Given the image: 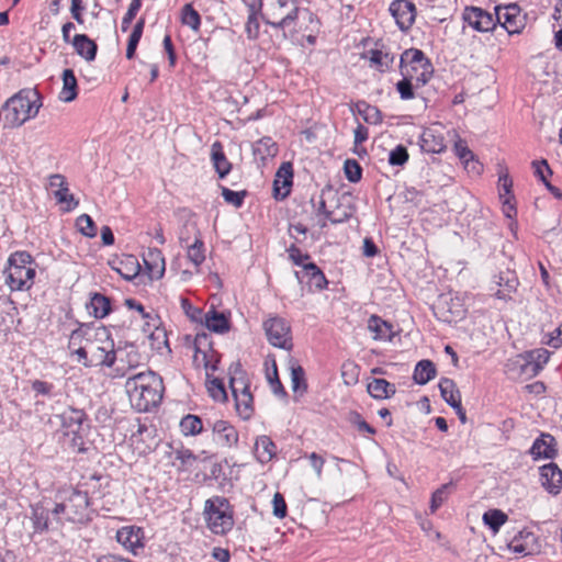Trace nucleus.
Wrapping results in <instances>:
<instances>
[{
  "instance_id": "f257e3e1",
  "label": "nucleus",
  "mask_w": 562,
  "mask_h": 562,
  "mask_svg": "<svg viewBox=\"0 0 562 562\" xmlns=\"http://www.w3.org/2000/svg\"><path fill=\"white\" fill-rule=\"evenodd\" d=\"M68 350L85 367H112L116 359L114 342L103 325L80 324L70 334Z\"/></svg>"
},
{
  "instance_id": "f03ea898",
  "label": "nucleus",
  "mask_w": 562,
  "mask_h": 562,
  "mask_svg": "<svg viewBox=\"0 0 562 562\" xmlns=\"http://www.w3.org/2000/svg\"><path fill=\"white\" fill-rule=\"evenodd\" d=\"M124 386L132 407L137 412L157 407L165 391L162 379L150 370L127 378Z\"/></svg>"
},
{
  "instance_id": "7ed1b4c3",
  "label": "nucleus",
  "mask_w": 562,
  "mask_h": 562,
  "mask_svg": "<svg viewBox=\"0 0 562 562\" xmlns=\"http://www.w3.org/2000/svg\"><path fill=\"white\" fill-rule=\"evenodd\" d=\"M90 498L87 492L75 487L60 488L56 493L53 516L60 522L85 525L92 519Z\"/></svg>"
},
{
  "instance_id": "20e7f679",
  "label": "nucleus",
  "mask_w": 562,
  "mask_h": 562,
  "mask_svg": "<svg viewBox=\"0 0 562 562\" xmlns=\"http://www.w3.org/2000/svg\"><path fill=\"white\" fill-rule=\"evenodd\" d=\"M41 106V94L36 89H21L2 105L4 127L21 126L26 121L34 119Z\"/></svg>"
},
{
  "instance_id": "39448f33",
  "label": "nucleus",
  "mask_w": 562,
  "mask_h": 562,
  "mask_svg": "<svg viewBox=\"0 0 562 562\" xmlns=\"http://www.w3.org/2000/svg\"><path fill=\"white\" fill-rule=\"evenodd\" d=\"M203 517L206 528L216 536L227 535L234 527V508L224 496H213L204 503Z\"/></svg>"
},
{
  "instance_id": "423d86ee",
  "label": "nucleus",
  "mask_w": 562,
  "mask_h": 562,
  "mask_svg": "<svg viewBox=\"0 0 562 562\" xmlns=\"http://www.w3.org/2000/svg\"><path fill=\"white\" fill-rule=\"evenodd\" d=\"M228 374L236 413L241 419L248 420L255 413V405L247 372L239 363H235L229 367Z\"/></svg>"
},
{
  "instance_id": "0eeeda50",
  "label": "nucleus",
  "mask_w": 562,
  "mask_h": 562,
  "mask_svg": "<svg viewBox=\"0 0 562 562\" xmlns=\"http://www.w3.org/2000/svg\"><path fill=\"white\" fill-rule=\"evenodd\" d=\"M5 283L13 291L29 290L35 278V268L32 256L26 251H16L8 259L4 270Z\"/></svg>"
},
{
  "instance_id": "6e6552de",
  "label": "nucleus",
  "mask_w": 562,
  "mask_h": 562,
  "mask_svg": "<svg viewBox=\"0 0 562 562\" xmlns=\"http://www.w3.org/2000/svg\"><path fill=\"white\" fill-rule=\"evenodd\" d=\"M261 19L274 29H285L296 21L299 7L296 0H261Z\"/></svg>"
},
{
  "instance_id": "1a4fd4ad",
  "label": "nucleus",
  "mask_w": 562,
  "mask_h": 562,
  "mask_svg": "<svg viewBox=\"0 0 562 562\" xmlns=\"http://www.w3.org/2000/svg\"><path fill=\"white\" fill-rule=\"evenodd\" d=\"M402 76L414 77L416 82L426 85L434 74V67L423 50L417 48L406 49L400 59Z\"/></svg>"
},
{
  "instance_id": "9d476101",
  "label": "nucleus",
  "mask_w": 562,
  "mask_h": 562,
  "mask_svg": "<svg viewBox=\"0 0 562 562\" xmlns=\"http://www.w3.org/2000/svg\"><path fill=\"white\" fill-rule=\"evenodd\" d=\"M220 355L213 348L210 336L206 333H199L194 339L193 363L198 369H204L206 375L217 370Z\"/></svg>"
},
{
  "instance_id": "9b49d317",
  "label": "nucleus",
  "mask_w": 562,
  "mask_h": 562,
  "mask_svg": "<svg viewBox=\"0 0 562 562\" xmlns=\"http://www.w3.org/2000/svg\"><path fill=\"white\" fill-rule=\"evenodd\" d=\"M263 329L267 340L273 347L288 351L293 348L292 329L286 318H267Z\"/></svg>"
},
{
  "instance_id": "f8f14e48",
  "label": "nucleus",
  "mask_w": 562,
  "mask_h": 562,
  "mask_svg": "<svg viewBox=\"0 0 562 562\" xmlns=\"http://www.w3.org/2000/svg\"><path fill=\"white\" fill-rule=\"evenodd\" d=\"M211 428L213 442L222 449H233L238 446L239 432L237 428L227 419H216L207 423Z\"/></svg>"
},
{
  "instance_id": "ddd939ff",
  "label": "nucleus",
  "mask_w": 562,
  "mask_h": 562,
  "mask_svg": "<svg viewBox=\"0 0 562 562\" xmlns=\"http://www.w3.org/2000/svg\"><path fill=\"white\" fill-rule=\"evenodd\" d=\"M495 14L497 22L509 33H520L525 27L526 14H521L520 8L516 3L504 7H496Z\"/></svg>"
},
{
  "instance_id": "4468645a",
  "label": "nucleus",
  "mask_w": 562,
  "mask_h": 562,
  "mask_svg": "<svg viewBox=\"0 0 562 562\" xmlns=\"http://www.w3.org/2000/svg\"><path fill=\"white\" fill-rule=\"evenodd\" d=\"M85 419L86 413L74 407H68L60 414L64 435L72 436L71 442L74 447L82 445L80 431Z\"/></svg>"
},
{
  "instance_id": "2eb2a0df",
  "label": "nucleus",
  "mask_w": 562,
  "mask_h": 562,
  "mask_svg": "<svg viewBox=\"0 0 562 562\" xmlns=\"http://www.w3.org/2000/svg\"><path fill=\"white\" fill-rule=\"evenodd\" d=\"M143 333L153 350L162 352L166 349L170 351L167 330L161 325V318H149L143 326Z\"/></svg>"
},
{
  "instance_id": "dca6fc26",
  "label": "nucleus",
  "mask_w": 562,
  "mask_h": 562,
  "mask_svg": "<svg viewBox=\"0 0 562 562\" xmlns=\"http://www.w3.org/2000/svg\"><path fill=\"white\" fill-rule=\"evenodd\" d=\"M539 483L546 492L555 496L562 491V470L550 462L539 467Z\"/></svg>"
},
{
  "instance_id": "f3484780",
  "label": "nucleus",
  "mask_w": 562,
  "mask_h": 562,
  "mask_svg": "<svg viewBox=\"0 0 562 562\" xmlns=\"http://www.w3.org/2000/svg\"><path fill=\"white\" fill-rule=\"evenodd\" d=\"M435 307L436 313L461 316L468 312L467 297L459 293H445L439 295Z\"/></svg>"
},
{
  "instance_id": "a211bd4d",
  "label": "nucleus",
  "mask_w": 562,
  "mask_h": 562,
  "mask_svg": "<svg viewBox=\"0 0 562 562\" xmlns=\"http://www.w3.org/2000/svg\"><path fill=\"white\" fill-rule=\"evenodd\" d=\"M48 187L54 190L53 194L59 204H66L65 211H71L78 205L74 194L69 192L66 178L60 173H55L48 178Z\"/></svg>"
},
{
  "instance_id": "6ab92c4d",
  "label": "nucleus",
  "mask_w": 562,
  "mask_h": 562,
  "mask_svg": "<svg viewBox=\"0 0 562 562\" xmlns=\"http://www.w3.org/2000/svg\"><path fill=\"white\" fill-rule=\"evenodd\" d=\"M389 10L401 30L406 31L413 25L416 16V8L413 2L394 0Z\"/></svg>"
},
{
  "instance_id": "aec40b11",
  "label": "nucleus",
  "mask_w": 562,
  "mask_h": 562,
  "mask_svg": "<svg viewBox=\"0 0 562 562\" xmlns=\"http://www.w3.org/2000/svg\"><path fill=\"white\" fill-rule=\"evenodd\" d=\"M512 189L513 180L509 178L507 171L502 168L498 173V196L503 204V212L508 218H512L514 215H516V207Z\"/></svg>"
},
{
  "instance_id": "412c9836",
  "label": "nucleus",
  "mask_w": 562,
  "mask_h": 562,
  "mask_svg": "<svg viewBox=\"0 0 562 562\" xmlns=\"http://www.w3.org/2000/svg\"><path fill=\"white\" fill-rule=\"evenodd\" d=\"M252 454L257 462L265 465L277 459L278 447L270 436L260 435L255 438Z\"/></svg>"
},
{
  "instance_id": "4be33fe9",
  "label": "nucleus",
  "mask_w": 562,
  "mask_h": 562,
  "mask_svg": "<svg viewBox=\"0 0 562 562\" xmlns=\"http://www.w3.org/2000/svg\"><path fill=\"white\" fill-rule=\"evenodd\" d=\"M439 127V124H435L424 130L419 139L423 151L428 154H440L445 151L446 142Z\"/></svg>"
},
{
  "instance_id": "5701e85b",
  "label": "nucleus",
  "mask_w": 562,
  "mask_h": 562,
  "mask_svg": "<svg viewBox=\"0 0 562 562\" xmlns=\"http://www.w3.org/2000/svg\"><path fill=\"white\" fill-rule=\"evenodd\" d=\"M293 168L291 162H282L277 170L273 181V192L276 199H284L290 194L292 186Z\"/></svg>"
},
{
  "instance_id": "b1692460",
  "label": "nucleus",
  "mask_w": 562,
  "mask_h": 562,
  "mask_svg": "<svg viewBox=\"0 0 562 562\" xmlns=\"http://www.w3.org/2000/svg\"><path fill=\"white\" fill-rule=\"evenodd\" d=\"M368 329L372 335V339L379 341H390L401 330L385 318H369Z\"/></svg>"
},
{
  "instance_id": "393cba45",
  "label": "nucleus",
  "mask_w": 562,
  "mask_h": 562,
  "mask_svg": "<svg viewBox=\"0 0 562 562\" xmlns=\"http://www.w3.org/2000/svg\"><path fill=\"white\" fill-rule=\"evenodd\" d=\"M116 540L125 549L135 552L144 547V531L139 527L125 526L117 530Z\"/></svg>"
},
{
  "instance_id": "a878e982",
  "label": "nucleus",
  "mask_w": 562,
  "mask_h": 562,
  "mask_svg": "<svg viewBox=\"0 0 562 562\" xmlns=\"http://www.w3.org/2000/svg\"><path fill=\"white\" fill-rule=\"evenodd\" d=\"M463 18L469 25L480 32L491 31L495 26L493 16L481 8L467 9Z\"/></svg>"
},
{
  "instance_id": "bb28decb",
  "label": "nucleus",
  "mask_w": 562,
  "mask_h": 562,
  "mask_svg": "<svg viewBox=\"0 0 562 562\" xmlns=\"http://www.w3.org/2000/svg\"><path fill=\"white\" fill-rule=\"evenodd\" d=\"M557 452V441L550 434H541L529 449V453L533 459H553Z\"/></svg>"
},
{
  "instance_id": "cd10ccee",
  "label": "nucleus",
  "mask_w": 562,
  "mask_h": 562,
  "mask_svg": "<svg viewBox=\"0 0 562 562\" xmlns=\"http://www.w3.org/2000/svg\"><path fill=\"white\" fill-rule=\"evenodd\" d=\"M173 465L178 472H190L196 465L199 456L191 449L180 445L173 448Z\"/></svg>"
},
{
  "instance_id": "c85d7f7f",
  "label": "nucleus",
  "mask_w": 562,
  "mask_h": 562,
  "mask_svg": "<svg viewBox=\"0 0 562 562\" xmlns=\"http://www.w3.org/2000/svg\"><path fill=\"white\" fill-rule=\"evenodd\" d=\"M71 45L76 53L87 61H93L97 56L98 46L94 41L86 34H77L71 41Z\"/></svg>"
},
{
  "instance_id": "c756f323",
  "label": "nucleus",
  "mask_w": 562,
  "mask_h": 562,
  "mask_svg": "<svg viewBox=\"0 0 562 562\" xmlns=\"http://www.w3.org/2000/svg\"><path fill=\"white\" fill-rule=\"evenodd\" d=\"M367 391L375 400H385L396 393V387L385 379L374 378L368 382Z\"/></svg>"
},
{
  "instance_id": "7c9ffc66",
  "label": "nucleus",
  "mask_w": 562,
  "mask_h": 562,
  "mask_svg": "<svg viewBox=\"0 0 562 562\" xmlns=\"http://www.w3.org/2000/svg\"><path fill=\"white\" fill-rule=\"evenodd\" d=\"M144 262L151 279H160L165 273V258L157 248H149L144 257Z\"/></svg>"
},
{
  "instance_id": "2f4dec72",
  "label": "nucleus",
  "mask_w": 562,
  "mask_h": 562,
  "mask_svg": "<svg viewBox=\"0 0 562 562\" xmlns=\"http://www.w3.org/2000/svg\"><path fill=\"white\" fill-rule=\"evenodd\" d=\"M496 285L498 286L495 295L498 299L506 300L510 297V294L516 291L518 281L513 271L502 272L499 276L495 277Z\"/></svg>"
},
{
  "instance_id": "473e14b6",
  "label": "nucleus",
  "mask_w": 562,
  "mask_h": 562,
  "mask_svg": "<svg viewBox=\"0 0 562 562\" xmlns=\"http://www.w3.org/2000/svg\"><path fill=\"white\" fill-rule=\"evenodd\" d=\"M366 57L369 58L370 66L381 72L389 70L395 60L394 54L383 49H370L366 53Z\"/></svg>"
},
{
  "instance_id": "72a5a7b5",
  "label": "nucleus",
  "mask_w": 562,
  "mask_h": 562,
  "mask_svg": "<svg viewBox=\"0 0 562 562\" xmlns=\"http://www.w3.org/2000/svg\"><path fill=\"white\" fill-rule=\"evenodd\" d=\"M291 387L294 394L303 395L306 393L308 384L305 371L297 361H290Z\"/></svg>"
},
{
  "instance_id": "f704fd0d",
  "label": "nucleus",
  "mask_w": 562,
  "mask_h": 562,
  "mask_svg": "<svg viewBox=\"0 0 562 562\" xmlns=\"http://www.w3.org/2000/svg\"><path fill=\"white\" fill-rule=\"evenodd\" d=\"M211 160L220 178H224L229 173L232 164L227 160L220 142L213 143L211 147Z\"/></svg>"
},
{
  "instance_id": "c9c22d12",
  "label": "nucleus",
  "mask_w": 562,
  "mask_h": 562,
  "mask_svg": "<svg viewBox=\"0 0 562 562\" xmlns=\"http://www.w3.org/2000/svg\"><path fill=\"white\" fill-rule=\"evenodd\" d=\"M63 88L59 92V100L63 102H71L77 98V79L71 69H65L63 71Z\"/></svg>"
},
{
  "instance_id": "e433bc0d",
  "label": "nucleus",
  "mask_w": 562,
  "mask_h": 562,
  "mask_svg": "<svg viewBox=\"0 0 562 562\" xmlns=\"http://www.w3.org/2000/svg\"><path fill=\"white\" fill-rule=\"evenodd\" d=\"M252 154L256 158L265 162L278 154L277 143L269 136H265L252 145Z\"/></svg>"
},
{
  "instance_id": "4c0bfd02",
  "label": "nucleus",
  "mask_w": 562,
  "mask_h": 562,
  "mask_svg": "<svg viewBox=\"0 0 562 562\" xmlns=\"http://www.w3.org/2000/svg\"><path fill=\"white\" fill-rule=\"evenodd\" d=\"M179 428L183 437H195L202 434L204 424L198 415L187 414L180 419Z\"/></svg>"
},
{
  "instance_id": "58836bf2",
  "label": "nucleus",
  "mask_w": 562,
  "mask_h": 562,
  "mask_svg": "<svg viewBox=\"0 0 562 562\" xmlns=\"http://www.w3.org/2000/svg\"><path fill=\"white\" fill-rule=\"evenodd\" d=\"M266 378L273 394L278 396L286 395L285 389L279 378L278 366L274 357L266 360Z\"/></svg>"
},
{
  "instance_id": "ea45409f",
  "label": "nucleus",
  "mask_w": 562,
  "mask_h": 562,
  "mask_svg": "<svg viewBox=\"0 0 562 562\" xmlns=\"http://www.w3.org/2000/svg\"><path fill=\"white\" fill-rule=\"evenodd\" d=\"M352 111L357 112L368 124L378 125L382 123L383 116L381 111L366 101H358L353 105Z\"/></svg>"
},
{
  "instance_id": "a19ab883",
  "label": "nucleus",
  "mask_w": 562,
  "mask_h": 562,
  "mask_svg": "<svg viewBox=\"0 0 562 562\" xmlns=\"http://www.w3.org/2000/svg\"><path fill=\"white\" fill-rule=\"evenodd\" d=\"M86 308L90 316H108L112 312L110 300L100 293H94L91 296Z\"/></svg>"
},
{
  "instance_id": "79ce46f5",
  "label": "nucleus",
  "mask_w": 562,
  "mask_h": 562,
  "mask_svg": "<svg viewBox=\"0 0 562 562\" xmlns=\"http://www.w3.org/2000/svg\"><path fill=\"white\" fill-rule=\"evenodd\" d=\"M439 389L442 398L450 406H459V402H461V393L453 380L448 378L441 379L439 382Z\"/></svg>"
},
{
  "instance_id": "37998d69",
  "label": "nucleus",
  "mask_w": 562,
  "mask_h": 562,
  "mask_svg": "<svg viewBox=\"0 0 562 562\" xmlns=\"http://www.w3.org/2000/svg\"><path fill=\"white\" fill-rule=\"evenodd\" d=\"M192 228L194 231L195 237L194 241L187 246V256L195 267H199L205 260L204 244L195 225H192Z\"/></svg>"
},
{
  "instance_id": "c03bdc74",
  "label": "nucleus",
  "mask_w": 562,
  "mask_h": 562,
  "mask_svg": "<svg viewBox=\"0 0 562 562\" xmlns=\"http://www.w3.org/2000/svg\"><path fill=\"white\" fill-rule=\"evenodd\" d=\"M436 373L437 370L432 361L422 360L415 367L413 379L417 384L424 385L432 380Z\"/></svg>"
},
{
  "instance_id": "a18cd8bd",
  "label": "nucleus",
  "mask_w": 562,
  "mask_h": 562,
  "mask_svg": "<svg viewBox=\"0 0 562 562\" xmlns=\"http://www.w3.org/2000/svg\"><path fill=\"white\" fill-rule=\"evenodd\" d=\"M305 276L308 278V284L315 290H324L328 282L323 271L313 262L303 266Z\"/></svg>"
},
{
  "instance_id": "49530a36",
  "label": "nucleus",
  "mask_w": 562,
  "mask_h": 562,
  "mask_svg": "<svg viewBox=\"0 0 562 562\" xmlns=\"http://www.w3.org/2000/svg\"><path fill=\"white\" fill-rule=\"evenodd\" d=\"M527 368V358L524 355H517L507 360L505 373L510 380H520Z\"/></svg>"
},
{
  "instance_id": "de8ad7c7",
  "label": "nucleus",
  "mask_w": 562,
  "mask_h": 562,
  "mask_svg": "<svg viewBox=\"0 0 562 562\" xmlns=\"http://www.w3.org/2000/svg\"><path fill=\"white\" fill-rule=\"evenodd\" d=\"M205 386L209 395L216 402H226L227 392L225 385L221 379L213 378L212 373L206 375Z\"/></svg>"
},
{
  "instance_id": "09e8293b",
  "label": "nucleus",
  "mask_w": 562,
  "mask_h": 562,
  "mask_svg": "<svg viewBox=\"0 0 562 562\" xmlns=\"http://www.w3.org/2000/svg\"><path fill=\"white\" fill-rule=\"evenodd\" d=\"M120 360L128 369H135L145 363L146 357L135 346H128L120 351Z\"/></svg>"
},
{
  "instance_id": "8fccbe9b",
  "label": "nucleus",
  "mask_w": 562,
  "mask_h": 562,
  "mask_svg": "<svg viewBox=\"0 0 562 562\" xmlns=\"http://www.w3.org/2000/svg\"><path fill=\"white\" fill-rule=\"evenodd\" d=\"M507 519V515L503 510L496 508L488 509L482 516L484 525H486L493 533H497Z\"/></svg>"
},
{
  "instance_id": "3c124183",
  "label": "nucleus",
  "mask_w": 562,
  "mask_h": 562,
  "mask_svg": "<svg viewBox=\"0 0 562 562\" xmlns=\"http://www.w3.org/2000/svg\"><path fill=\"white\" fill-rule=\"evenodd\" d=\"M550 359V352L544 348H538L529 351V369L533 375H537Z\"/></svg>"
},
{
  "instance_id": "603ef678",
  "label": "nucleus",
  "mask_w": 562,
  "mask_h": 562,
  "mask_svg": "<svg viewBox=\"0 0 562 562\" xmlns=\"http://www.w3.org/2000/svg\"><path fill=\"white\" fill-rule=\"evenodd\" d=\"M181 22L194 32L200 30L201 16L191 3L183 5L181 11Z\"/></svg>"
},
{
  "instance_id": "864d4df0",
  "label": "nucleus",
  "mask_w": 562,
  "mask_h": 562,
  "mask_svg": "<svg viewBox=\"0 0 562 562\" xmlns=\"http://www.w3.org/2000/svg\"><path fill=\"white\" fill-rule=\"evenodd\" d=\"M145 26L144 19H140L136 22V24L133 27V31L128 37L127 48H126V58L132 59L135 55L137 45L140 41L143 31Z\"/></svg>"
},
{
  "instance_id": "5fc2aeb1",
  "label": "nucleus",
  "mask_w": 562,
  "mask_h": 562,
  "mask_svg": "<svg viewBox=\"0 0 562 562\" xmlns=\"http://www.w3.org/2000/svg\"><path fill=\"white\" fill-rule=\"evenodd\" d=\"M360 367L355 361H345L341 366V378L346 385H355L358 383Z\"/></svg>"
},
{
  "instance_id": "6e6d98bb",
  "label": "nucleus",
  "mask_w": 562,
  "mask_h": 562,
  "mask_svg": "<svg viewBox=\"0 0 562 562\" xmlns=\"http://www.w3.org/2000/svg\"><path fill=\"white\" fill-rule=\"evenodd\" d=\"M531 168L533 176L541 181L544 187H547V183H551L549 179L552 177L553 172L546 159L533 160Z\"/></svg>"
},
{
  "instance_id": "4d7b16f0",
  "label": "nucleus",
  "mask_w": 562,
  "mask_h": 562,
  "mask_svg": "<svg viewBox=\"0 0 562 562\" xmlns=\"http://www.w3.org/2000/svg\"><path fill=\"white\" fill-rule=\"evenodd\" d=\"M451 486L452 483L443 484L431 494L429 506L430 514H435L438 508L441 507L442 504L448 499L450 494L449 490Z\"/></svg>"
},
{
  "instance_id": "13d9d810",
  "label": "nucleus",
  "mask_w": 562,
  "mask_h": 562,
  "mask_svg": "<svg viewBox=\"0 0 562 562\" xmlns=\"http://www.w3.org/2000/svg\"><path fill=\"white\" fill-rule=\"evenodd\" d=\"M541 342L554 349L560 348L562 346V323L553 329L544 331Z\"/></svg>"
},
{
  "instance_id": "bf43d9fd",
  "label": "nucleus",
  "mask_w": 562,
  "mask_h": 562,
  "mask_svg": "<svg viewBox=\"0 0 562 562\" xmlns=\"http://www.w3.org/2000/svg\"><path fill=\"white\" fill-rule=\"evenodd\" d=\"M76 225L78 231L87 237H94L97 235L94 222L88 214L80 215L76 221Z\"/></svg>"
},
{
  "instance_id": "052dcab7",
  "label": "nucleus",
  "mask_w": 562,
  "mask_h": 562,
  "mask_svg": "<svg viewBox=\"0 0 562 562\" xmlns=\"http://www.w3.org/2000/svg\"><path fill=\"white\" fill-rule=\"evenodd\" d=\"M121 265L124 266L125 270L117 269V271L126 280H132L136 277L140 269L139 263L134 256H128L126 261H122Z\"/></svg>"
},
{
  "instance_id": "680f3d73",
  "label": "nucleus",
  "mask_w": 562,
  "mask_h": 562,
  "mask_svg": "<svg viewBox=\"0 0 562 562\" xmlns=\"http://www.w3.org/2000/svg\"><path fill=\"white\" fill-rule=\"evenodd\" d=\"M346 178L350 182H358L362 177V169L355 159H347L344 165Z\"/></svg>"
},
{
  "instance_id": "e2e57ef3",
  "label": "nucleus",
  "mask_w": 562,
  "mask_h": 562,
  "mask_svg": "<svg viewBox=\"0 0 562 562\" xmlns=\"http://www.w3.org/2000/svg\"><path fill=\"white\" fill-rule=\"evenodd\" d=\"M205 327L213 333L224 334L231 328L229 318H204Z\"/></svg>"
},
{
  "instance_id": "0e129e2a",
  "label": "nucleus",
  "mask_w": 562,
  "mask_h": 562,
  "mask_svg": "<svg viewBox=\"0 0 562 562\" xmlns=\"http://www.w3.org/2000/svg\"><path fill=\"white\" fill-rule=\"evenodd\" d=\"M414 77L403 76V79L396 83V90L402 100H411L415 97L412 80Z\"/></svg>"
},
{
  "instance_id": "69168bd1",
  "label": "nucleus",
  "mask_w": 562,
  "mask_h": 562,
  "mask_svg": "<svg viewBox=\"0 0 562 562\" xmlns=\"http://www.w3.org/2000/svg\"><path fill=\"white\" fill-rule=\"evenodd\" d=\"M246 195L245 191H233L228 188H222V196L224 201L228 204L234 205L235 207H240L244 203V198Z\"/></svg>"
},
{
  "instance_id": "338daca9",
  "label": "nucleus",
  "mask_w": 562,
  "mask_h": 562,
  "mask_svg": "<svg viewBox=\"0 0 562 562\" xmlns=\"http://www.w3.org/2000/svg\"><path fill=\"white\" fill-rule=\"evenodd\" d=\"M408 151L403 145L396 146L389 155V164L392 166H403L408 160Z\"/></svg>"
},
{
  "instance_id": "774afa93",
  "label": "nucleus",
  "mask_w": 562,
  "mask_h": 562,
  "mask_svg": "<svg viewBox=\"0 0 562 562\" xmlns=\"http://www.w3.org/2000/svg\"><path fill=\"white\" fill-rule=\"evenodd\" d=\"M272 513L277 518L283 519L288 514V506L284 496L277 492L272 499Z\"/></svg>"
}]
</instances>
